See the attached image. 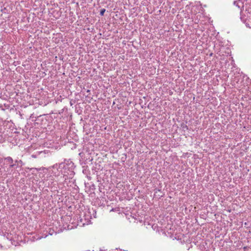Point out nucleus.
I'll use <instances>...</instances> for the list:
<instances>
[{
    "label": "nucleus",
    "mask_w": 251,
    "mask_h": 251,
    "mask_svg": "<svg viewBox=\"0 0 251 251\" xmlns=\"http://www.w3.org/2000/svg\"><path fill=\"white\" fill-rule=\"evenodd\" d=\"M52 168L57 170L60 169L61 174L64 176H67L68 175L73 176L74 175L73 170L75 166L74 163L70 160H65L64 162L59 164V165L57 164L54 165Z\"/></svg>",
    "instance_id": "obj_1"
},
{
    "label": "nucleus",
    "mask_w": 251,
    "mask_h": 251,
    "mask_svg": "<svg viewBox=\"0 0 251 251\" xmlns=\"http://www.w3.org/2000/svg\"><path fill=\"white\" fill-rule=\"evenodd\" d=\"M55 175H56V176H59V174H55Z\"/></svg>",
    "instance_id": "obj_6"
},
{
    "label": "nucleus",
    "mask_w": 251,
    "mask_h": 251,
    "mask_svg": "<svg viewBox=\"0 0 251 251\" xmlns=\"http://www.w3.org/2000/svg\"><path fill=\"white\" fill-rule=\"evenodd\" d=\"M105 10L104 9H102L100 10V14L101 15H103L104 14V13L105 12Z\"/></svg>",
    "instance_id": "obj_5"
},
{
    "label": "nucleus",
    "mask_w": 251,
    "mask_h": 251,
    "mask_svg": "<svg viewBox=\"0 0 251 251\" xmlns=\"http://www.w3.org/2000/svg\"><path fill=\"white\" fill-rule=\"evenodd\" d=\"M240 3V1H234V5L237 6L238 8H240V6L239 5V3Z\"/></svg>",
    "instance_id": "obj_4"
},
{
    "label": "nucleus",
    "mask_w": 251,
    "mask_h": 251,
    "mask_svg": "<svg viewBox=\"0 0 251 251\" xmlns=\"http://www.w3.org/2000/svg\"><path fill=\"white\" fill-rule=\"evenodd\" d=\"M1 159H2L0 157V161H1Z\"/></svg>",
    "instance_id": "obj_7"
},
{
    "label": "nucleus",
    "mask_w": 251,
    "mask_h": 251,
    "mask_svg": "<svg viewBox=\"0 0 251 251\" xmlns=\"http://www.w3.org/2000/svg\"><path fill=\"white\" fill-rule=\"evenodd\" d=\"M149 225L151 226V227L153 230H155L157 228V225L155 224H152V223H151L149 224Z\"/></svg>",
    "instance_id": "obj_3"
},
{
    "label": "nucleus",
    "mask_w": 251,
    "mask_h": 251,
    "mask_svg": "<svg viewBox=\"0 0 251 251\" xmlns=\"http://www.w3.org/2000/svg\"><path fill=\"white\" fill-rule=\"evenodd\" d=\"M5 160H6V162L7 164H10L9 167L7 168V170L6 172L8 173V174H10L11 173V171H10L11 168L15 166V164H13V160L11 157L9 156L6 157Z\"/></svg>",
    "instance_id": "obj_2"
}]
</instances>
